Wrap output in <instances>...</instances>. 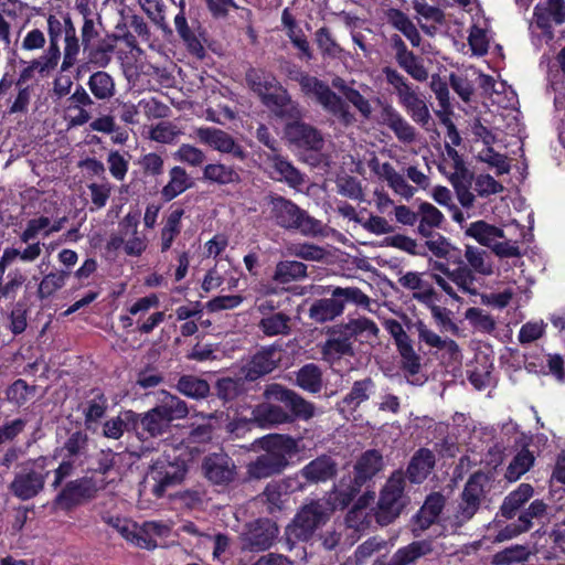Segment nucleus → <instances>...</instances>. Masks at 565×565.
<instances>
[{"instance_id": "7c9ffc66", "label": "nucleus", "mask_w": 565, "mask_h": 565, "mask_svg": "<svg viewBox=\"0 0 565 565\" xmlns=\"http://www.w3.org/2000/svg\"><path fill=\"white\" fill-rule=\"evenodd\" d=\"M422 274L408 271L404 274L398 282L406 289L413 291V298L422 303L430 305L435 300V291L431 285L425 281Z\"/></svg>"}, {"instance_id": "e433bc0d", "label": "nucleus", "mask_w": 565, "mask_h": 565, "mask_svg": "<svg viewBox=\"0 0 565 565\" xmlns=\"http://www.w3.org/2000/svg\"><path fill=\"white\" fill-rule=\"evenodd\" d=\"M203 180L218 185H228L238 183L241 177L233 167L216 162L203 168Z\"/></svg>"}, {"instance_id": "052dcab7", "label": "nucleus", "mask_w": 565, "mask_h": 565, "mask_svg": "<svg viewBox=\"0 0 565 565\" xmlns=\"http://www.w3.org/2000/svg\"><path fill=\"white\" fill-rule=\"evenodd\" d=\"M173 158L182 163H185L191 167H200L204 160V152L189 143H182L175 152H173Z\"/></svg>"}, {"instance_id": "ddd939ff", "label": "nucleus", "mask_w": 565, "mask_h": 565, "mask_svg": "<svg viewBox=\"0 0 565 565\" xmlns=\"http://www.w3.org/2000/svg\"><path fill=\"white\" fill-rule=\"evenodd\" d=\"M264 396L266 399L284 403L296 417L301 419L308 420L316 414L312 403L279 384L268 385L264 392Z\"/></svg>"}, {"instance_id": "a19ab883", "label": "nucleus", "mask_w": 565, "mask_h": 565, "mask_svg": "<svg viewBox=\"0 0 565 565\" xmlns=\"http://www.w3.org/2000/svg\"><path fill=\"white\" fill-rule=\"evenodd\" d=\"M444 507L443 495L435 493L429 495L416 515V523L420 530L433 524Z\"/></svg>"}, {"instance_id": "bb28decb", "label": "nucleus", "mask_w": 565, "mask_h": 565, "mask_svg": "<svg viewBox=\"0 0 565 565\" xmlns=\"http://www.w3.org/2000/svg\"><path fill=\"white\" fill-rule=\"evenodd\" d=\"M479 85L492 96L493 103L503 108L513 107L516 103V94L503 81H495L492 76L480 74Z\"/></svg>"}, {"instance_id": "2eb2a0df", "label": "nucleus", "mask_w": 565, "mask_h": 565, "mask_svg": "<svg viewBox=\"0 0 565 565\" xmlns=\"http://www.w3.org/2000/svg\"><path fill=\"white\" fill-rule=\"evenodd\" d=\"M195 137L201 143L221 153H231L233 157L241 160L245 158L243 148L224 130L213 127H201L195 130Z\"/></svg>"}, {"instance_id": "e2e57ef3", "label": "nucleus", "mask_w": 565, "mask_h": 565, "mask_svg": "<svg viewBox=\"0 0 565 565\" xmlns=\"http://www.w3.org/2000/svg\"><path fill=\"white\" fill-rule=\"evenodd\" d=\"M50 228V218L46 216H40L32 218L28 222L25 230L22 232L20 238L23 243H28L34 239L38 235L42 234L47 237Z\"/></svg>"}, {"instance_id": "8fccbe9b", "label": "nucleus", "mask_w": 565, "mask_h": 565, "mask_svg": "<svg viewBox=\"0 0 565 565\" xmlns=\"http://www.w3.org/2000/svg\"><path fill=\"white\" fill-rule=\"evenodd\" d=\"M534 463V456L527 449H522L520 452L515 455L513 460L510 462L505 478L509 481H516L520 479L525 472L530 470V468Z\"/></svg>"}, {"instance_id": "603ef678", "label": "nucleus", "mask_w": 565, "mask_h": 565, "mask_svg": "<svg viewBox=\"0 0 565 565\" xmlns=\"http://www.w3.org/2000/svg\"><path fill=\"white\" fill-rule=\"evenodd\" d=\"M420 223L419 232L427 236L433 227H438L444 221L443 213L433 204L424 202L419 206Z\"/></svg>"}, {"instance_id": "a18cd8bd", "label": "nucleus", "mask_w": 565, "mask_h": 565, "mask_svg": "<svg viewBox=\"0 0 565 565\" xmlns=\"http://www.w3.org/2000/svg\"><path fill=\"white\" fill-rule=\"evenodd\" d=\"M297 384L305 391L318 393L322 386V374L313 363L306 364L297 373Z\"/></svg>"}, {"instance_id": "20e7f679", "label": "nucleus", "mask_w": 565, "mask_h": 565, "mask_svg": "<svg viewBox=\"0 0 565 565\" xmlns=\"http://www.w3.org/2000/svg\"><path fill=\"white\" fill-rule=\"evenodd\" d=\"M158 402L156 407L139 415L138 426L142 429L141 434L150 437L163 434L172 420L184 418L189 412L183 401L166 391L158 393Z\"/></svg>"}, {"instance_id": "3c124183", "label": "nucleus", "mask_w": 565, "mask_h": 565, "mask_svg": "<svg viewBox=\"0 0 565 565\" xmlns=\"http://www.w3.org/2000/svg\"><path fill=\"white\" fill-rule=\"evenodd\" d=\"M178 390L189 397L203 398L209 394L210 385L202 379L184 375L178 382Z\"/></svg>"}, {"instance_id": "4c0bfd02", "label": "nucleus", "mask_w": 565, "mask_h": 565, "mask_svg": "<svg viewBox=\"0 0 565 565\" xmlns=\"http://www.w3.org/2000/svg\"><path fill=\"white\" fill-rule=\"evenodd\" d=\"M435 463L434 454L428 449H420L412 458L407 472L412 482L419 483L427 478Z\"/></svg>"}, {"instance_id": "dca6fc26", "label": "nucleus", "mask_w": 565, "mask_h": 565, "mask_svg": "<svg viewBox=\"0 0 565 565\" xmlns=\"http://www.w3.org/2000/svg\"><path fill=\"white\" fill-rule=\"evenodd\" d=\"M110 524L124 539L137 547L148 551L159 547V542H154L151 537L147 521L142 524H137L132 521L117 518L110 520Z\"/></svg>"}, {"instance_id": "f3484780", "label": "nucleus", "mask_w": 565, "mask_h": 565, "mask_svg": "<svg viewBox=\"0 0 565 565\" xmlns=\"http://www.w3.org/2000/svg\"><path fill=\"white\" fill-rule=\"evenodd\" d=\"M280 360L281 350L278 347L263 348L245 364L243 369L245 377L255 381L275 370Z\"/></svg>"}, {"instance_id": "9d476101", "label": "nucleus", "mask_w": 565, "mask_h": 565, "mask_svg": "<svg viewBox=\"0 0 565 565\" xmlns=\"http://www.w3.org/2000/svg\"><path fill=\"white\" fill-rule=\"evenodd\" d=\"M51 465L52 460L47 458L34 460L15 476L10 486L12 493L21 500L35 497L43 489L44 480L49 473L46 468Z\"/></svg>"}, {"instance_id": "4d7b16f0", "label": "nucleus", "mask_w": 565, "mask_h": 565, "mask_svg": "<svg viewBox=\"0 0 565 565\" xmlns=\"http://www.w3.org/2000/svg\"><path fill=\"white\" fill-rule=\"evenodd\" d=\"M399 66L414 79L423 82L428 77V72L424 67L422 61L413 54V52H408L405 55H402L397 58Z\"/></svg>"}, {"instance_id": "680f3d73", "label": "nucleus", "mask_w": 565, "mask_h": 565, "mask_svg": "<svg viewBox=\"0 0 565 565\" xmlns=\"http://www.w3.org/2000/svg\"><path fill=\"white\" fill-rule=\"evenodd\" d=\"M181 135L177 125L162 121L154 126L150 131V138L157 142L171 143Z\"/></svg>"}, {"instance_id": "79ce46f5", "label": "nucleus", "mask_w": 565, "mask_h": 565, "mask_svg": "<svg viewBox=\"0 0 565 565\" xmlns=\"http://www.w3.org/2000/svg\"><path fill=\"white\" fill-rule=\"evenodd\" d=\"M532 552L526 545H512L492 556L493 565H516L526 562Z\"/></svg>"}, {"instance_id": "2f4dec72", "label": "nucleus", "mask_w": 565, "mask_h": 565, "mask_svg": "<svg viewBox=\"0 0 565 565\" xmlns=\"http://www.w3.org/2000/svg\"><path fill=\"white\" fill-rule=\"evenodd\" d=\"M401 104L405 107L414 121L426 124L429 119V110L426 103L409 86H402L398 94Z\"/></svg>"}, {"instance_id": "4468645a", "label": "nucleus", "mask_w": 565, "mask_h": 565, "mask_svg": "<svg viewBox=\"0 0 565 565\" xmlns=\"http://www.w3.org/2000/svg\"><path fill=\"white\" fill-rule=\"evenodd\" d=\"M278 534L276 524L268 520L262 519L247 524L246 530L242 533L243 548L250 551H264L270 547Z\"/></svg>"}, {"instance_id": "69168bd1", "label": "nucleus", "mask_w": 565, "mask_h": 565, "mask_svg": "<svg viewBox=\"0 0 565 565\" xmlns=\"http://www.w3.org/2000/svg\"><path fill=\"white\" fill-rule=\"evenodd\" d=\"M244 301L241 295L217 296L206 302V309L211 312L232 310L239 307Z\"/></svg>"}, {"instance_id": "13d9d810", "label": "nucleus", "mask_w": 565, "mask_h": 565, "mask_svg": "<svg viewBox=\"0 0 565 565\" xmlns=\"http://www.w3.org/2000/svg\"><path fill=\"white\" fill-rule=\"evenodd\" d=\"M468 41L475 55H484L490 42L487 25L473 24Z\"/></svg>"}, {"instance_id": "a211bd4d", "label": "nucleus", "mask_w": 565, "mask_h": 565, "mask_svg": "<svg viewBox=\"0 0 565 565\" xmlns=\"http://www.w3.org/2000/svg\"><path fill=\"white\" fill-rule=\"evenodd\" d=\"M93 99L82 86L76 87L63 107L64 118L68 126L76 127L88 122L90 114L86 110V107L93 105Z\"/></svg>"}, {"instance_id": "58836bf2", "label": "nucleus", "mask_w": 565, "mask_h": 565, "mask_svg": "<svg viewBox=\"0 0 565 565\" xmlns=\"http://www.w3.org/2000/svg\"><path fill=\"white\" fill-rule=\"evenodd\" d=\"M466 233L489 248H492L498 239L504 238V233L501 228L490 225L484 221L471 223Z\"/></svg>"}, {"instance_id": "37998d69", "label": "nucleus", "mask_w": 565, "mask_h": 565, "mask_svg": "<svg viewBox=\"0 0 565 565\" xmlns=\"http://www.w3.org/2000/svg\"><path fill=\"white\" fill-rule=\"evenodd\" d=\"M183 214L184 210L179 207L171 211L168 215L160 235L162 252H167L172 246L174 238L179 235Z\"/></svg>"}, {"instance_id": "cd10ccee", "label": "nucleus", "mask_w": 565, "mask_h": 565, "mask_svg": "<svg viewBox=\"0 0 565 565\" xmlns=\"http://www.w3.org/2000/svg\"><path fill=\"white\" fill-rule=\"evenodd\" d=\"M294 478H287L282 481H274L267 484L263 492V501L267 504V510L273 513L282 509L287 500L288 492L295 491L298 487H294Z\"/></svg>"}, {"instance_id": "c9c22d12", "label": "nucleus", "mask_w": 565, "mask_h": 565, "mask_svg": "<svg viewBox=\"0 0 565 565\" xmlns=\"http://www.w3.org/2000/svg\"><path fill=\"white\" fill-rule=\"evenodd\" d=\"M383 467V459L379 451H365L355 463V483L360 486L375 476Z\"/></svg>"}, {"instance_id": "aec40b11", "label": "nucleus", "mask_w": 565, "mask_h": 565, "mask_svg": "<svg viewBox=\"0 0 565 565\" xmlns=\"http://www.w3.org/2000/svg\"><path fill=\"white\" fill-rule=\"evenodd\" d=\"M372 171L386 181L392 191L402 198L409 200L414 196L416 189L407 183L406 179L395 168L388 163H380L376 159L371 161Z\"/></svg>"}, {"instance_id": "6e6552de", "label": "nucleus", "mask_w": 565, "mask_h": 565, "mask_svg": "<svg viewBox=\"0 0 565 565\" xmlns=\"http://www.w3.org/2000/svg\"><path fill=\"white\" fill-rule=\"evenodd\" d=\"M270 205L271 216L279 226L299 230L303 235H315L320 232L321 224L291 201L282 196H275L271 199Z\"/></svg>"}, {"instance_id": "0eeeda50", "label": "nucleus", "mask_w": 565, "mask_h": 565, "mask_svg": "<svg viewBox=\"0 0 565 565\" xmlns=\"http://www.w3.org/2000/svg\"><path fill=\"white\" fill-rule=\"evenodd\" d=\"M295 81L299 83L305 95L313 97L327 111L347 125L353 121L354 117L345 103L330 89L328 84L306 73H297Z\"/></svg>"}, {"instance_id": "412c9836", "label": "nucleus", "mask_w": 565, "mask_h": 565, "mask_svg": "<svg viewBox=\"0 0 565 565\" xmlns=\"http://www.w3.org/2000/svg\"><path fill=\"white\" fill-rule=\"evenodd\" d=\"M321 354L322 360L334 367L341 359L353 355L352 343L340 328L332 329L321 347Z\"/></svg>"}, {"instance_id": "423d86ee", "label": "nucleus", "mask_w": 565, "mask_h": 565, "mask_svg": "<svg viewBox=\"0 0 565 565\" xmlns=\"http://www.w3.org/2000/svg\"><path fill=\"white\" fill-rule=\"evenodd\" d=\"M344 302H354L362 307L370 306V298L355 287L335 288L331 298L315 301L309 309V317L318 323L331 321L342 315Z\"/></svg>"}, {"instance_id": "7ed1b4c3", "label": "nucleus", "mask_w": 565, "mask_h": 565, "mask_svg": "<svg viewBox=\"0 0 565 565\" xmlns=\"http://www.w3.org/2000/svg\"><path fill=\"white\" fill-rule=\"evenodd\" d=\"M246 81L263 103L277 116L288 119L300 118L301 110L298 104L290 99L287 90L280 86L273 74L252 68L246 74Z\"/></svg>"}, {"instance_id": "de8ad7c7", "label": "nucleus", "mask_w": 565, "mask_h": 565, "mask_svg": "<svg viewBox=\"0 0 565 565\" xmlns=\"http://www.w3.org/2000/svg\"><path fill=\"white\" fill-rule=\"evenodd\" d=\"M477 159L480 162L488 164L489 168L495 171V174L501 175L509 173L511 166L507 156L497 152L492 146L482 147L477 152Z\"/></svg>"}, {"instance_id": "1a4fd4ad", "label": "nucleus", "mask_w": 565, "mask_h": 565, "mask_svg": "<svg viewBox=\"0 0 565 565\" xmlns=\"http://www.w3.org/2000/svg\"><path fill=\"white\" fill-rule=\"evenodd\" d=\"M405 478L401 471L394 472L383 487L377 502L376 520L385 525L395 520L406 504Z\"/></svg>"}, {"instance_id": "393cba45", "label": "nucleus", "mask_w": 565, "mask_h": 565, "mask_svg": "<svg viewBox=\"0 0 565 565\" xmlns=\"http://www.w3.org/2000/svg\"><path fill=\"white\" fill-rule=\"evenodd\" d=\"M380 122L387 126L399 141L411 143L415 140V129L392 106L386 105L383 107Z\"/></svg>"}, {"instance_id": "a878e982", "label": "nucleus", "mask_w": 565, "mask_h": 565, "mask_svg": "<svg viewBox=\"0 0 565 565\" xmlns=\"http://www.w3.org/2000/svg\"><path fill=\"white\" fill-rule=\"evenodd\" d=\"M287 138L298 147L320 150L323 146V139L317 129L296 121L286 127Z\"/></svg>"}, {"instance_id": "9b49d317", "label": "nucleus", "mask_w": 565, "mask_h": 565, "mask_svg": "<svg viewBox=\"0 0 565 565\" xmlns=\"http://www.w3.org/2000/svg\"><path fill=\"white\" fill-rule=\"evenodd\" d=\"M435 282L454 300L460 301L458 292L476 295L475 277L471 269L460 266L451 270L447 278L439 274H431Z\"/></svg>"}, {"instance_id": "5fc2aeb1", "label": "nucleus", "mask_w": 565, "mask_h": 565, "mask_svg": "<svg viewBox=\"0 0 565 565\" xmlns=\"http://www.w3.org/2000/svg\"><path fill=\"white\" fill-rule=\"evenodd\" d=\"M289 317L285 313L278 312L264 317L259 321V329L269 337L278 334H287L289 332Z\"/></svg>"}, {"instance_id": "39448f33", "label": "nucleus", "mask_w": 565, "mask_h": 565, "mask_svg": "<svg viewBox=\"0 0 565 565\" xmlns=\"http://www.w3.org/2000/svg\"><path fill=\"white\" fill-rule=\"evenodd\" d=\"M185 450L172 448L158 457L150 468L148 478L153 482L152 493L160 498L168 489L180 484L186 473Z\"/></svg>"}, {"instance_id": "4be33fe9", "label": "nucleus", "mask_w": 565, "mask_h": 565, "mask_svg": "<svg viewBox=\"0 0 565 565\" xmlns=\"http://www.w3.org/2000/svg\"><path fill=\"white\" fill-rule=\"evenodd\" d=\"M203 469L206 478L216 484L231 482L235 475V465L225 454H213L206 457Z\"/></svg>"}, {"instance_id": "f257e3e1", "label": "nucleus", "mask_w": 565, "mask_h": 565, "mask_svg": "<svg viewBox=\"0 0 565 565\" xmlns=\"http://www.w3.org/2000/svg\"><path fill=\"white\" fill-rule=\"evenodd\" d=\"M355 489L348 492L335 490L328 500H319L305 505L286 529L288 542L309 540L315 531L326 523L335 509L345 508L352 500Z\"/></svg>"}, {"instance_id": "774afa93", "label": "nucleus", "mask_w": 565, "mask_h": 565, "mask_svg": "<svg viewBox=\"0 0 565 565\" xmlns=\"http://www.w3.org/2000/svg\"><path fill=\"white\" fill-rule=\"evenodd\" d=\"M475 190L480 196L501 193L504 188L490 174H479L475 180Z\"/></svg>"}, {"instance_id": "72a5a7b5", "label": "nucleus", "mask_w": 565, "mask_h": 565, "mask_svg": "<svg viewBox=\"0 0 565 565\" xmlns=\"http://www.w3.org/2000/svg\"><path fill=\"white\" fill-rule=\"evenodd\" d=\"M192 184L193 182L185 169L174 166L169 171V181L162 188L161 195L164 201L169 202L190 189Z\"/></svg>"}, {"instance_id": "864d4df0", "label": "nucleus", "mask_w": 565, "mask_h": 565, "mask_svg": "<svg viewBox=\"0 0 565 565\" xmlns=\"http://www.w3.org/2000/svg\"><path fill=\"white\" fill-rule=\"evenodd\" d=\"M465 257L473 271L484 276L492 274V264L484 250L478 247L467 246Z\"/></svg>"}, {"instance_id": "f704fd0d", "label": "nucleus", "mask_w": 565, "mask_h": 565, "mask_svg": "<svg viewBox=\"0 0 565 565\" xmlns=\"http://www.w3.org/2000/svg\"><path fill=\"white\" fill-rule=\"evenodd\" d=\"M343 333L349 338H354L360 342H372L376 339L379 328L367 318L351 319L348 323L340 327Z\"/></svg>"}, {"instance_id": "0e129e2a", "label": "nucleus", "mask_w": 565, "mask_h": 565, "mask_svg": "<svg viewBox=\"0 0 565 565\" xmlns=\"http://www.w3.org/2000/svg\"><path fill=\"white\" fill-rule=\"evenodd\" d=\"M147 17L158 26L166 25L164 4L162 0H138Z\"/></svg>"}, {"instance_id": "c85d7f7f", "label": "nucleus", "mask_w": 565, "mask_h": 565, "mask_svg": "<svg viewBox=\"0 0 565 565\" xmlns=\"http://www.w3.org/2000/svg\"><path fill=\"white\" fill-rule=\"evenodd\" d=\"M61 57V52L58 45L49 46V49L45 51L43 55H41L39 58L33 60L29 66H26L20 74V78L18 84L21 82H25L31 78L32 74L34 72L46 75L51 71H53Z\"/></svg>"}, {"instance_id": "6ab92c4d", "label": "nucleus", "mask_w": 565, "mask_h": 565, "mask_svg": "<svg viewBox=\"0 0 565 565\" xmlns=\"http://www.w3.org/2000/svg\"><path fill=\"white\" fill-rule=\"evenodd\" d=\"M263 166L269 177L276 181H284L294 188L302 183V177L297 169L276 153H265Z\"/></svg>"}, {"instance_id": "5701e85b", "label": "nucleus", "mask_w": 565, "mask_h": 565, "mask_svg": "<svg viewBox=\"0 0 565 565\" xmlns=\"http://www.w3.org/2000/svg\"><path fill=\"white\" fill-rule=\"evenodd\" d=\"M98 490L97 484L87 478L70 482L56 498V504L70 509L82 500L90 498Z\"/></svg>"}, {"instance_id": "c03bdc74", "label": "nucleus", "mask_w": 565, "mask_h": 565, "mask_svg": "<svg viewBox=\"0 0 565 565\" xmlns=\"http://www.w3.org/2000/svg\"><path fill=\"white\" fill-rule=\"evenodd\" d=\"M88 87L97 99H110L115 95V82L106 72L94 73L88 81Z\"/></svg>"}, {"instance_id": "ea45409f", "label": "nucleus", "mask_w": 565, "mask_h": 565, "mask_svg": "<svg viewBox=\"0 0 565 565\" xmlns=\"http://www.w3.org/2000/svg\"><path fill=\"white\" fill-rule=\"evenodd\" d=\"M533 488L529 483H521L514 491H512L503 501L501 507L502 515L511 519L515 512L533 495Z\"/></svg>"}, {"instance_id": "6e6d98bb", "label": "nucleus", "mask_w": 565, "mask_h": 565, "mask_svg": "<svg viewBox=\"0 0 565 565\" xmlns=\"http://www.w3.org/2000/svg\"><path fill=\"white\" fill-rule=\"evenodd\" d=\"M372 388L373 383L369 379L355 382L351 392L343 398L341 409L344 411L345 407L354 409L358 407L362 402L369 398Z\"/></svg>"}, {"instance_id": "49530a36", "label": "nucleus", "mask_w": 565, "mask_h": 565, "mask_svg": "<svg viewBox=\"0 0 565 565\" xmlns=\"http://www.w3.org/2000/svg\"><path fill=\"white\" fill-rule=\"evenodd\" d=\"M307 267L296 260L279 262L274 273V280L279 284H287L306 276Z\"/></svg>"}, {"instance_id": "f8f14e48", "label": "nucleus", "mask_w": 565, "mask_h": 565, "mask_svg": "<svg viewBox=\"0 0 565 565\" xmlns=\"http://www.w3.org/2000/svg\"><path fill=\"white\" fill-rule=\"evenodd\" d=\"M487 481V477L483 473H475L469 478L462 491L461 502L456 514L458 524L467 522L475 515L483 495Z\"/></svg>"}, {"instance_id": "b1692460", "label": "nucleus", "mask_w": 565, "mask_h": 565, "mask_svg": "<svg viewBox=\"0 0 565 565\" xmlns=\"http://www.w3.org/2000/svg\"><path fill=\"white\" fill-rule=\"evenodd\" d=\"M271 402L266 399L252 409L254 424L263 428H270L291 420V416L282 407L274 405Z\"/></svg>"}, {"instance_id": "09e8293b", "label": "nucleus", "mask_w": 565, "mask_h": 565, "mask_svg": "<svg viewBox=\"0 0 565 565\" xmlns=\"http://www.w3.org/2000/svg\"><path fill=\"white\" fill-rule=\"evenodd\" d=\"M428 552V547L423 542H414L405 547H402L395 552L391 557L387 565H409L417 558L425 555Z\"/></svg>"}, {"instance_id": "473e14b6", "label": "nucleus", "mask_w": 565, "mask_h": 565, "mask_svg": "<svg viewBox=\"0 0 565 565\" xmlns=\"http://www.w3.org/2000/svg\"><path fill=\"white\" fill-rule=\"evenodd\" d=\"M337 470V463L331 457L321 456L310 461L300 470V476L310 482L326 481L332 478Z\"/></svg>"}, {"instance_id": "f03ea898", "label": "nucleus", "mask_w": 565, "mask_h": 565, "mask_svg": "<svg viewBox=\"0 0 565 565\" xmlns=\"http://www.w3.org/2000/svg\"><path fill=\"white\" fill-rule=\"evenodd\" d=\"M259 445L265 454L247 467L248 476L255 479L280 473L300 451L298 440L286 435H268L259 440Z\"/></svg>"}, {"instance_id": "338daca9", "label": "nucleus", "mask_w": 565, "mask_h": 565, "mask_svg": "<svg viewBox=\"0 0 565 565\" xmlns=\"http://www.w3.org/2000/svg\"><path fill=\"white\" fill-rule=\"evenodd\" d=\"M65 277L63 274L51 273L41 280L38 295L41 299L49 298L55 291L64 286Z\"/></svg>"}, {"instance_id": "c756f323", "label": "nucleus", "mask_w": 565, "mask_h": 565, "mask_svg": "<svg viewBox=\"0 0 565 565\" xmlns=\"http://www.w3.org/2000/svg\"><path fill=\"white\" fill-rule=\"evenodd\" d=\"M139 422V414L132 411L120 412L116 417L105 422L103 427V435L107 438L119 439L125 431L137 429Z\"/></svg>"}, {"instance_id": "bf43d9fd", "label": "nucleus", "mask_w": 565, "mask_h": 565, "mask_svg": "<svg viewBox=\"0 0 565 565\" xmlns=\"http://www.w3.org/2000/svg\"><path fill=\"white\" fill-rule=\"evenodd\" d=\"M286 254L306 260H320L324 250L312 244L291 243L286 246Z\"/></svg>"}]
</instances>
